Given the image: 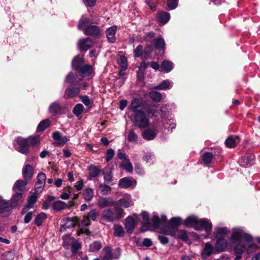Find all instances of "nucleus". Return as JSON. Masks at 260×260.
<instances>
[{"label": "nucleus", "mask_w": 260, "mask_h": 260, "mask_svg": "<svg viewBox=\"0 0 260 260\" xmlns=\"http://www.w3.org/2000/svg\"><path fill=\"white\" fill-rule=\"evenodd\" d=\"M26 182L22 180H17L13 185V193L10 200L11 206L14 208L20 206L24 199V193L26 190Z\"/></svg>", "instance_id": "f257e3e1"}, {"label": "nucleus", "mask_w": 260, "mask_h": 260, "mask_svg": "<svg viewBox=\"0 0 260 260\" xmlns=\"http://www.w3.org/2000/svg\"><path fill=\"white\" fill-rule=\"evenodd\" d=\"M15 141L18 145L15 147V149L23 154H27L28 153L30 146L34 147L40 143V137L37 135L29 136L27 138L18 137Z\"/></svg>", "instance_id": "f03ea898"}, {"label": "nucleus", "mask_w": 260, "mask_h": 260, "mask_svg": "<svg viewBox=\"0 0 260 260\" xmlns=\"http://www.w3.org/2000/svg\"><path fill=\"white\" fill-rule=\"evenodd\" d=\"M132 121L135 126L141 129L150 125L149 118L142 109H139L137 113L133 114Z\"/></svg>", "instance_id": "7ed1b4c3"}, {"label": "nucleus", "mask_w": 260, "mask_h": 260, "mask_svg": "<svg viewBox=\"0 0 260 260\" xmlns=\"http://www.w3.org/2000/svg\"><path fill=\"white\" fill-rule=\"evenodd\" d=\"M244 240L246 242H251L253 240L252 236L247 233L241 228H235L232 229V234L231 237V241L233 243L241 241L242 239Z\"/></svg>", "instance_id": "20e7f679"}, {"label": "nucleus", "mask_w": 260, "mask_h": 260, "mask_svg": "<svg viewBox=\"0 0 260 260\" xmlns=\"http://www.w3.org/2000/svg\"><path fill=\"white\" fill-rule=\"evenodd\" d=\"M84 34L99 39L103 36V32L100 27L95 25H89L84 29Z\"/></svg>", "instance_id": "39448f33"}, {"label": "nucleus", "mask_w": 260, "mask_h": 260, "mask_svg": "<svg viewBox=\"0 0 260 260\" xmlns=\"http://www.w3.org/2000/svg\"><path fill=\"white\" fill-rule=\"evenodd\" d=\"M153 47L158 52H156L159 56H162L166 49L165 40L162 37H159L154 39L152 41Z\"/></svg>", "instance_id": "423d86ee"}, {"label": "nucleus", "mask_w": 260, "mask_h": 260, "mask_svg": "<svg viewBox=\"0 0 260 260\" xmlns=\"http://www.w3.org/2000/svg\"><path fill=\"white\" fill-rule=\"evenodd\" d=\"M93 40L89 37L81 39L78 42V45L81 51H87L93 47Z\"/></svg>", "instance_id": "0eeeda50"}, {"label": "nucleus", "mask_w": 260, "mask_h": 260, "mask_svg": "<svg viewBox=\"0 0 260 260\" xmlns=\"http://www.w3.org/2000/svg\"><path fill=\"white\" fill-rule=\"evenodd\" d=\"M80 91V86L72 85L67 88L64 92V98L66 99H72L76 96Z\"/></svg>", "instance_id": "6e6552de"}, {"label": "nucleus", "mask_w": 260, "mask_h": 260, "mask_svg": "<svg viewBox=\"0 0 260 260\" xmlns=\"http://www.w3.org/2000/svg\"><path fill=\"white\" fill-rule=\"evenodd\" d=\"M198 226L201 229H203L206 232V238L209 237L211 234L212 228V223L207 218H203L200 219L198 222Z\"/></svg>", "instance_id": "1a4fd4ad"}, {"label": "nucleus", "mask_w": 260, "mask_h": 260, "mask_svg": "<svg viewBox=\"0 0 260 260\" xmlns=\"http://www.w3.org/2000/svg\"><path fill=\"white\" fill-rule=\"evenodd\" d=\"M79 76L85 77L89 76L92 71V66L89 64H83L75 70Z\"/></svg>", "instance_id": "9d476101"}, {"label": "nucleus", "mask_w": 260, "mask_h": 260, "mask_svg": "<svg viewBox=\"0 0 260 260\" xmlns=\"http://www.w3.org/2000/svg\"><path fill=\"white\" fill-rule=\"evenodd\" d=\"M117 30L116 25L112 26L108 28L106 30V37L108 42L110 43H114L116 42L115 35Z\"/></svg>", "instance_id": "9b49d317"}, {"label": "nucleus", "mask_w": 260, "mask_h": 260, "mask_svg": "<svg viewBox=\"0 0 260 260\" xmlns=\"http://www.w3.org/2000/svg\"><path fill=\"white\" fill-rule=\"evenodd\" d=\"M199 221L196 216H189L185 219L184 224L187 227H193L196 230L198 231L200 230V228L198 226Z\"/></svg>", "instance_id": "f8f14e48"}, {"label": "nucleus", "mask_w": 260, "mask_h": 260, "mask_svg": "<svg viewBox=\"0 0 260 260\" xmlns=\"http://www.w3.org/2000/svg\"><path fill=\"white\" fill-rule=\"evenodd\" d=\"M79 221L78 218L77 217H67L65 220L64 225L60 227V230L61 232L64 231L66 228H70L75 226L78 224Z\"/></svg>", "instance_id": "ddd939ff"}, {"label": "nucleus", "mask_w": 260, "mask_h": 260, "mask_svg": "<svg viewBox=\"0 0 260 260\" xmlns=\"http://www.w3.org/2000/svg\"><path fill=\"white\" fill-rule=\"evenodd\" d=\"M102 219L108 222H112L116 219V216L113 210L109 209L102 212Z\"/></svg>", "instance_id": "4468645a"}, {"label": "nucleus", "mask_w": 260, "mask_h": 260, "mask_svg": "<svg viewBox=\"0 0 260 260\" xmlns=\"http://www.w3.org/2000/svg\"><path fill=\"white\" fill-rule=\"evenodd\" d=\"M136 184V180L132 178H123L119 181V186L123 188H127L132 186H135Z\"/></svg>", "instance_id": "2eb2a0df"}, {"label": "nucleus", "mask_w": 260, "mask_h": 260, "mask_svg": "<svg viewBox=\"0 0 260 260\" xmlns=\"http://www.w3.org/2000/svg\"><path fill=\"white\" fill-rule=\"evenodd\" d=\"M157 134L156 129L149 128L143 132L142 136L144 139L150 141L153 140L156 137Z\"/></svg>", "instance_id": "dca6fc26"}, {"label": "nucleus", "mask_w": 260, "mask_h": 260, "mask_svg": "<svg viewBox=\"0 0 260 260\" xmlns=\"http://www.w3.org/2000/svg\"><path fill=\"white\" fill-rule=\"evenodd\" d=\"M137 223V220L135 218L128 216L125 220V228L128 233H132Z\"/></svg>", "instance_id": "f3484780"}, {"label": "nucleus", "mask_w": 260, "mask_h": 260, "mask_svg": "<svg viewBox=\"0 0 260 260\" xmlns=\"http://www.w3.org/2000/svg\"><path fill=\"white\" fill-rule=\"evenodd\" d=\"M239 142L240 138L238 136H231L225 140L224 144L226 147L233 148L236 147Z\"/></svg>", "instance_id": "a211bd4d"}, {"label": "nucleus", "mask_w": 260, "mask_h": 260, "mask_svg": "<svg viewBox=\"0 0 260 260\" xmlns=\"http://www.w3.org/2000/svg\"><path fill=\"white\" fill-rule=\"evenodd\" d=\"M229 233L226 227L217 226L215 229L214 236L216 239H224Z\"/></svg>", "instance_id": "6ab92c4d"}, {"label": "nucleus", "mask_w": 260, "mask_h": 260, "mask_svg": "<svg viewBox=\"0 0 260 260\" xmlns=\"http://www.w3.org/2000/svg\"><path fill=\"white\" fill-rule=\"evenodd\" d=\"M216 239V242L215 245L216 250L218 252L224 251L229 245L228 240L225 238Z\"/></svg>", "instance_id": "aec40b11"}, {"label": "nucleus", "mask_w": 260, "mask_h": 260, "mask_svg": "<svg viewBox=\"0 0 260 260\" xmlns=\"http://www.w3.org/2000/svg\"><path fill=\"white\" fill-rule=\"evenodd\" d=\"M37 197L35 193L30 195L28 197L27 204L22 210V214L26 213L27 209L32 208L33 207L34 204L37 201Z\"/></svg>", "instance_id": "412c9836"}, {"label": "nucleus", "mask_w": 260, "mask_h": 260, "mask_svg": "<svg viewBox=\"0 0 260 260\" xmlns=\"http://www.w3.org/2000/svg\"><path fill=\"white\" fill-rule=\"evenodd\" d=\"M93 23L92 22V20L89 18H84L82 17L79 21L78 24L77 25V28L80 30L84 31V29L88 26L89 25Z\"/></svg>", "instance_id": "4be33fe9"}, {"label": "nucleus", "mask_w": 260, "mask_h": 260, "mask_svg": "<svg viewBox=\"0 0 260 260\" xmlns=\"http://www.w3.org/2000/svg\"><path fill=\"white\" fill-rule=\"evenodd\" d=\"M171 223L173 227L169 231V234L172 236H175L177 231V226L181 223V219L180 217H173L171 219Z\"/></svg>", "instance_id": "5701e85b"}, {"label": "nucleus", "mask_w": 260, "mask_h": 260, "mask_svg": "<svg viewBox=\"0 0 260 260\" xmlns=\"http://www.w3.org/2000/svg\"><path fill=\"white\" fill-rule=\"evenodd\" d=\"M171 16L169 13L161 11L157 15V21L162 24H166L170 19Z\"/></svg>", "instance_id": "b1692460"}, {"label": "nucleus", "mask_w": 260, "mask_h": 260, "mask_svg": "<svg viewBox=\"0 0 260 260\" xmlns=\"http://www.w3.org/2000/svg\"><path fill=\"white\" fill-rule=\"evenodd\" d=\"M13 208L10 202L4 200L0 201V213H9Z\"/></svg>", "instance_id": "393cba45"}, {"label": "nucleus", "mask_w": 260, "mask_h": 260, "mask_svg": "<svg viewBox=\"0 0 260 260\" xmlns=\"http://www.w3.org/2000/svg\"><path fill=\"white\" fill-rule=\"evenodd\" d=\"M34 169L29 164L25 165L22 170V175L25 180L30 179L33 176Z\"/></svg>", "instance_id": "a878e982"}, {"label": "nucleus", "mask_w": 260, "mask_h": 260, "mask_svg": "<svg viewBox=\"0 0 260 260\" xmlns=\"http://www.w3.org/2000/svg\"><path fill=\"white\" fill-rule=\"evenodd\" d=\"M141 107V102L139 98H135L131 101V104L128 106V109L133 112L136 113L139 111V108Z\"/></svg>", "instance_id": "bb28decb"}, {"label": "nucleus", "mask_w": 260, "mask_h": 260, "mask_svg": "<svg viewBox=\"0 0 260 260\" xmlns=\"http://www.w3.org/2000/svg\"><path fill=\"white\" fill-rule=\"evenodd\" d=\"M49 112L53 115L62 113L61 107L59 103L57 102L53 103L49 108Z\"/></svg>", "instance_id": "cd10ccee"}, {"label": "nucleus", "mask_w": 260, "mask_h": 260, "mask_svg": "<svg viewBox=\"0 0 260 260\" xmlns=\"http://www.w3.org/2000/svg\"><path fill=\"white\" fill-rule=\"evenodd\" d=\"M84 58L80 55L75 56L72 61V67L74 70L83 64Z\"/></svg>", "instance_id": "c85d7f7f"}, {"label": "nucleus", "mask_w": 260, "mask_h": 260, "mask_svg": "<svg viewBox=\"0 0 260 260\" xmlns=\"http://www.w3.org/2000/svg\"><path fill=\"white\" fill-rule=\"evenodd\" d=\"M51 125V121L49 119H46L41 121L38 124L37 128V132L38 133L43 132Z\"/></svg>", "instance_id": "c756f323"}, {"label": "nucleus", "mask_w": 260, "mask_h": 260, "mask_svg": "<svg viewBox=\"0 0 260 260\" xmlns=\"http://www.w3.org/2000/svg\"><path fill=\"white\" fill-rule=\"evenodd\" d=\"M114 204V202L110 198H103L100 199L98 202V206L102 208L110 206Z\"/></svg>", "instance_id": "7c9ffc66"}, {"label": "nucleus", "mask_w": 260, "mask_h": 260, "mask_svg": "<svg viewBox=\"0 0 260 260\" xmlns=\"http://www.w3.org/2000/svg\"><path fill=\"white\" fill-rule=\"evenodd\" d=\"M234 244H235L234 251L236 254H241L244 252L246 249L247 246L243 243L241 240Z\"/></svg>", "instance_id": "2f4dec72"}, {"label": "nucleus", "mask_w": 260, "mask_h": 260, "mask_svg": "<svg viewBox=\"0 0 260 260\" xmlns=\"http://www.w3.org/2000/svg\"><path fill=\"white\" fill-rule=\"evenodd\" d=\"M82 194L86 202H90L93 197L94 192L92 188H86L83 190Z\"/></svg>", "instance_id": "473e14b6"}, {"label": "nucleus", "mask_w": 260, "mask_h": 260, "mask_svg": "<svg viewBox=\"0 0 260 260\" xmlns=\"http://www.w3.org/2000/svg\"><path fill=\"white\" fill-rule=\"evenodd\" d=\"M157 111L156 106L154 104H149L146 108V112L148 114V117H156Z\"/></svg>", "instance_id": "72a5a7b5"}, {"label": "nucleus", "mask_w": 260, "mask_h": 260, "mask_svg": "<svg viewBox=\"0 0 260 260\" xmlns=\"http://www.w3.org/2000/svg\"><path fill=\"white\" fill-rule=\"evenodd\" d=\"M114 236L117 237H122L125 234V231L123 228L119 224H115L113 227Z\"/></svg>", "instance_id": "f704fd0d"}, {"label": "nucleus", "mask_w": 260, "mask_h": 260, "mask_svg": "<svg viewBox=\"0 0 260 260\" xmlns=\"http://www.w3.org/2000/svg\"><path fill=\"white\" fill-rule=\"evenodd\" d=\"M213 249V246L210 243H207L202 252V256L204 257L209 256L212 253Z\"/></svg>", "instance_id": "c9c22d12"}, {"label": "nucleus", "mask_w": 260, "mask_h": 260, "mask_svg": "<svg viewBox=\"0 0 260 260\" xmlns=\"http://www.w3.org/2000/svg\"><path fill=\"white\" fill-rule=\"evenodd\" d=\"M79 98L83 104L88 107V109H91L93 106V101L90 99L88 95H80Z\"/></svg>", "instance_id": "e433bc0d"}, {"label": "nucleus", "mask_w": 260, "mask_h": 260, "mask_svg": "<svg viewBox=\"0 0 260 260\" xmlns=\"http://www.w3.org/2000/svg\"><path fill=\"white\" fill-rule=\"evenodd\" d=\"M67 205L63 202L61 201H56L53 204V210L57 211H60L67 207Z\"/></svg>", "instance_id": "4c0bfd02"}, {"label": "nucleus", "mask_w": 260, "mask_h": 260, "mask_svg": "<svg viewBox=\"0 0 260 260\" xmlns=\"http://www.w3.org/2000/svg\"><path fill=\"white\" fill-rule=\"evenodd\" d=\"M216 155L215 153L205 152L202 155L203 162H211L213 158Z\"/></svg>", "instance_id": "58836bf2"}, {"label": "nucleus", "mask_w": 260, "mask_h": 260, "mask_svg": "<svg viewBox=\"0 0 260 260\" xmlns=\"http://www.w3.org/2000/svg\"><path fill=\"white\" fill-rule=\"evenodd\" d=\"M77 74L73 73L72 72H70L66 78V82L72 85L76 84V79L77 78Z\"/></svg>", "instance_id": "ea45409f"}, {"label": "nucleus", "mask_w": 260, "mask_h": 260, "mask_svg": "<svg viewBox=\"0 0 260 260\" xmlns=\"http://www.w3.org/2000/svg\"><path fill=\"white\" fill-rule=\"evenodd\" d=\"M161 69L166 72H170L173 69V63L168 60H164L161 64Z\"/></svg>", "instance_id": "a19ab883"}, {"label": "nucleus", "mask_w": 260, "mask_h": 260, "mask_svg": "<svg viewBox=\"0 0 260 260\" xmlns=\"http://www.w3.org/2000/svg\"><path fill=\"white\" fill-rule=\"evenodd\" d=\"M149 96L153 102L156 103L160 102L162 99L161 94L159 92L155 91H150L149 92Z\"/></svg>", "instance_id": "79ce46f5"}, {"label": "nucleus", "mask_w": 260, "mask_h": 260, "mask_svg": "<svg viewBox=\"0 0 260 260\" xmlns=\"http://www.w3.org/2000/svg\"><path fill=\"white\" fill-rule=\"evenodd\" d=\"M84 107L81 104H77L73 109V113L76 116H79L83 112Z\"/></svg>", "instance_id": "37998d69"}, {"label": "nucleus", "mask_w": 260, "mask_h": 260, "mask_svg": "<svg viewBox=\"0 0 260 260\" xmlns=\"http://www.w3.org/2000/svg\"><path fill=\"white\" fill-rule=\"evenodd\" d=\"M46 215L44 213H41L38 214L35 219V223L38 226H40L43 221L46 218Z\"/></svg>", "instance_id": "c03bdc74"}, {"label": "nucleus", "mask_w": 260, "mask_h": 260, "mask_svg": "<svg viewBox=\"0 0 260 260\" xmlns=\"http://www.w3.org/2000/svg\"><path fill=\"white\" fill-rule=\"evenodd\" d=\"M89 176L91 177H96L100 173V170L96 167L91 165L88 168Z\"/></svg>", "instance_id": "a18cd8bd"}, {"label": "nucleus", "mask_w": 260, "mask_h": 260, "mask_svg": "<svg viewBox=\"0 0 260 260\" xmlns=\"http://www.w3.org/2000/svg\"><path fill=\"white\" fill-rule=\"evenodd\" d=\"M102 247L101 243L100 242L95 241L90 245L89 251L91 252H96L99 251Z\"/></svg>", "instance_id": "49530a36"}, {"label": "nucleus", "mask_w": 260, "mask_h": 260, "mask_svg": "<svg viewBox=\"0 0 260 260\" xmlns=\"http://www.w3.org/2000/svg\"><path fill=\"white\" fill-rule=\"evenodd\" d=\"M179 0H167V7L168 9L172 10L175 9L178 5Z\"/></svg>", "instance_id": "de8ad7c7"}, {"label": "nucleus", "mask_w": 260, "mask_h": 260, "mask_svg": "<svg viewBox=\"0 0 260 260\" xmlns=\"http://www.w3.org/2000/svg\"><path fill=\"white\" fill-rule=\"evenodd\" d=\"M99 188L104 194L109 193L111 190V187L110 186L103 183L100 184Z\"/></svg>", "instance_id": "09e8293b"}, {"label": "nucleus", "mask_w": 260, "mask_h": 260, "mask_svg": "<svg viewBox=\"0 0 260 260\" xmlns=\"http://www.w3.org/2000/svg\"><path fill=\"white\" fill-rule=\"evenodd\" d=\"M81 248V243L76 240H74L72 245L71 249L73 253H76L79 249Z\"/></svg>", "instance_id": "8fccbe9b"}, {"label": "nucleus", "mask_w": 260, "mask_h": 260, "mask_svg": "<svg viewBox=\"0 0 260 260\" xmlns=\"http://www.w3.org/2000/svg\"><path fill=\"white\" fill-rule=\"evenodd\" d=\"M170 85L169 81L166 80L162 81L160 84L156 87V89L159 90H165L169 88Z\"/></svg>", "instance_id": "3c124183"}, {"label": "nucleus", "mask_w": 260, "mask_h": 260, "mask_svg": "<svg viewBox=\"0 0 260 260\" xmlns=\"http://www.w3.org/2000/svg\"><path fill=\"white\" fill-rule=\"evenodd\" d=\"M143 47L142 45H139L136 49L134 50V56L138 58L141 57L143 54Z\"/></svg>", "instance_id": "603ef678"}, {"label": "nucleus", "mask_w": 260, "mask_h": 260, "mask_svg": "<svg viewBox=\"0 0 260 260\" xmlns=\"http://www.w3.org/2000/svg\"><path fill=\"white\" fill-rule=\"evenodd\" d=\"M128 141L130 142H137L138 141V135L133 130L129 131V134L127 137Z\"/></svg>", "instance_id": "864d4df0"}, {"label": "nucleus", "mask_w": 260, "mask_h": 260, "mask_svg": "<svg viewBox=\"0 0 260 260\" xmlns=\"http://www.w3.org/2000/svg\"><path fill=\"white\" fill-rule=\"evenodd\" d=\"M255 158V156L253 153H247L243 157V162H251Z\"/></svg>", "instance_id": "5fc2aeb1"}, {"label": "nucleus", "mask_w": 260, "mask_h": 260, "mask_svg": "<svg viewBox=\"0 0 260 260\" xmlns=\"http://www.w3.org/2000/svg\"><path fill=\"white\" fill-rule=\"evenodd\" d=\"M114 154L115 152L113 149L110 148L107 150L105 155L107 162H109L112 159L114 155Z\"/></svg>", "instance_id": "6e6d98bb"}, {"label": "nucleus", "mask_w": 260, "mask_h": 260, "mask_svg": "<svg viewBox=\"0 0 260 260\" xmlns=\"http://www.w3.org/2000/svg\"><path fill=\"white\" fill-rule=\"evenodd\" d=\"M106 253L104 255L106 258H107L109 260L112 259V248L110 246H106L104 249Z\"/></svg>", "instance_id": "4d7b16f0"}, {"label": "nucleus", "mask_w": 260, "mask_h": 260, "mask_svg": "<svg viewBox=\"0 0 260 260\" xmlns=\"http://www.w3.org/2000/svg\"><path fill=\"white\" fill-rule=\"evenodd\" d=\"M120 168L129 173L132 172L133 171V167L132 164H121Z\"/></svg>", "instance_id": "13d9d810"}, {"label": "nucleus", "mask_w": 260, "mask_h": 260, "mask_svg": "<svg viewBox=\"0 0 260 260\" xmlns=\"http://www.w3.org/2000/svg\"><path fill=\"white\" fill-rule=\"evenodd\" d=\"M117 156L119 159L123 160L124 162H131L125 153L121 152L120 150H118Z\"/></svg>", "instance_id": "bf43d9fd"}, {"label": "nucleus", "mask_w": 260, "mask_h": 260, "mask_svg": "<svg viewBox=\"0 0 260 260\" xmlns=\"http://www.w3.org/2000/svg\"><path fill=\"white\" fill-rule=\"evenodd\" d=\"M46 179V175L43 173H40L37 176L38 183H40L42 185H45Z\"/></svg>", "instance_id": "052dcab7"}, {"label": "nucleus", "mask_w": 260, "mask_h": 260, "mask_svg": "<svg viewBox=\"0 0 260 260\" xmlns=\"http://www.w3.org/2000/svg\"><path fill=\"white\" fill-rule=\"evenodd\" d=\"M154 48L150 44L147 45L144 49V53L147 56H149L153 51Z\"/></svg>", "instance_id": "680f3d73"}, {"label": "nucleus", "mask_w": 260, "mask_h": 260, "mask_svg": "<svg viewBox=\"0 0 260 260\" xmlns=\"http://www.w3.org/2000/svg\"><path fill=\"white\" fill-rule=\"evenodd\" d=\"M152 221L154 227L157 228L160 224V218L157 215H154L152 219Z\"/></svg>", "instance_id": "e2e57ef3"}, {"label": "nucleus", "mask_w": 260, "mask_h": 260, "mask_svg": "<svg viewBox=\"0 0 260 260\" xmlns=\"http://www.w3.org/2000/svg\"><path fill=\"white\" fill-rule=\"evenodd\" d=\"M132 201L127 200L125 199H122L119 200V204L125 208H127L129 207V206L131 205Z\"/></svg>", "instance_id": "0e129e2a"}, {"label": "nucleus", "mask_w": 260, "mask_h": 260, "mask_svg": "<svg viewBox=\"0 0 260 260\" xmlns=\"http://www.w3.org/2000/svg\"><path fill=\"white\" fill-rule=\"evenodd\" d=\"M119 64L122 68L124 69V70L127 69V59L124 56H122L120 57Z\"/></svg>", "instance_id": "69168bd1"}, {"label": "nucleus", "mask_w": 260, "mask_h": 260, "mask_svg": "<svg viewBox=\"0 0 260 260\" xmlns=\"http://www.w3.org/2000/svg\"><path fill=\"white\" fill-rule=\"evenodd\" d=\"M87 216L89 219L90 218L93 221H95L98 216V212L95 209H92L88 213Z\"/></svg>", "instance_id": "338daca9"}, {"label": "nucleus", "mask_w": 260, "mask_h": 260, "mask_svg": "<svg viewBox=\"0 0 260 260\" xmlns=\"http://www.w3.org/2000/svg\"><path fill=\"white\" fill-rule=\"evenodd\" d=\"M61 135L59 132L55 131L52 134V138L56 141V144L58 145V142L60 141L61 138Z\"/></svg>", "instance_id": "774afa93"}]
</instances>
